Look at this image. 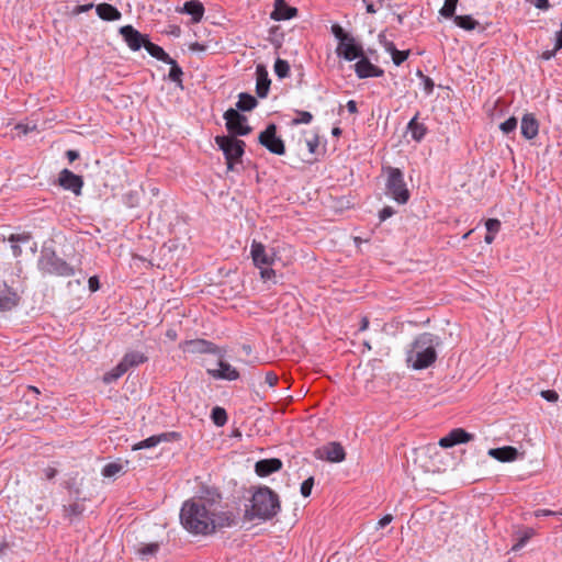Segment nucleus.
I'll return each mask as SVG.
<instances>
[{"instance_id": "nucleus-62", "label": "nucleus", "mask_w": 562, "mask_h": 562, "mask_svg": "<svg viewBox=\"0 0 562 562\" xmlns=\"http://www.w3.org/2000/svg\"><path fill=\"white\" fill-rule=\"evenodd\" d=\"M44 474L47 480H52L56 476L57 470L55 468L48 467L44 470Z\"/></svg>"}, {"instance_id": "nucleus-42", "label": "nucleus", "mask_w": 562, "mask_h": 562, "mask_svg": "<svg viewBox=\"0 0 562 562\" xmlns=\"http://www.w3.org/2000/svg\"><path fill=\"white\" fill-rule=\"evenodd\" d=\"M297 116L292 120L293 125L308 124L313 120V115L307 111H296Z\"/></svg>"}, {"instance_id": "nucleus-14", "label": "nucleus", "mask_w": 562, "mask_h": 562, "mask_svg": "<svg viewBox=\"0 0 562 562\" xmlns=\"http://www.w3.org/2000/svg\"><path fill=\"white\" fill-rule=\"evenodd\" d=\"M473 437L472 434L465 431L463 428H456L439 440V446L442 448H451L456 445L465 443L472 440Z\"/></svg>"}, {"instance_id": "nucleus-55", "label": "nucleus", "mask_w": 562, "mask_h": 562, "mask_svg": "<svg viewBox=\"0 0 562 562\" xmlns=\"http://www.w3.org/2000/svg\"><path fill=\"white\" fill-rule=\"evenodd\" d=\"M394 214V210L393 207L391 206H384L380 213H379V217H380V221H385L387 220L389 217H391L392 215Z\"/></svg>"}, {"instance_id": "nucleus-57", "label": "nucleus", "mask_w": 562, "mask_h": 562, "mask_svg": "<svg viewBox=\"0 0 562 562\" xmlns=\"http://www.w3.org/2000/svg\"><path fill=\"white\" fill-rule=\"evenodd\" d=\"M265 381L269 386H274L278 382V375L274 372L269 371L266 373Z\"/></svg>"}, {"instance_id": "nucleus-9", "label": "nucleus", "mask_w": 562, "mask_h": 562, "mask_svg": "<svg viewBox=\"0 0 562 562\" xmlns=\"http://www.w3.org/2000/svg\"><path fill=\"white\" fill-rule=\"evenodd\" d=\"M314 456L318 460L339 463L345 460L346 452L344 447L336 441H331L314 451Z\"/></svg>"}, {"instance_id": "nucleus-26", "label": "nucleus", "mask_w": 562, "mask_h": 562, "mask_svg": "<svg viewBox=\"0 0 562 562\" xmlns=\"http://www.w3.org/2000/svg\"><path fill=\"white\" fill-rule=\"evenodd\" d=\"M418 115H419V112H417L407 124V131L411 133L412 138L416 142H420L427 132V127L425 126V124L419 123L417 121Z\"/></svg>"}, {"instance_id": "nucleus-20", "label": "nucleus", "mask_w": 562, "mask_h": 562, "mask_svg": "<svg viewBox=\"0 0 562 562\" xmlns=\"http://www.w3.org/2000/svg\"><path fill=\"white\" fill-rule=\"evenodd\" d=\"M488 456L499 462H512L518 457V450L512 446H505L501 448H492L488 450Z\"/></svg>"}, {"instance_id": "nucleus-11", "label": "nucleus", "mask_w": 562, "mask_h": 562, "mask_svg": "<svg viewBox=\"0 0 562 562\" xmlns=\"http://www.w3.org/2000/svg\"><path fill=\"white\" fill-rule=\"evenodd\" d=\"M58 183L65 190H69L76 195H79L81 193V189L83 187L82 177L74 173L68 169H63L59 172Z\"/></svg>"}, {"instance_id": "nucleus-38", "label": "nucleus", "mask_w": 562, "mask_h": 562, "mask_svg": "<svg viewBox=\"0 0 562 562\" xmlns=\"http://www.w3.org/2000/svg\"><path fill=\"white\" fill-rule=\"evenodd\" d=\"M123 465L120 463L111 462L103 467L102 475L105 477H112L117 473L122 472Z\"/></svg>"}, {"instance_id": "nucleus-10", "label": "nucleus", "mask_w": 562, "mask_h": 562, "mask_svg": "<svg viewBox=\"0 0 562 562\" xmlns=\"http://www.w3.org/2000/svg\"><path fill=\"white\" fill-rule=\"evenodd\" d=\"M119 32L122 35L125 43L127 44V46L134 52L139 50L146 43V40L148 38L147 35L142 34L132 25L121 26Z\"/></svg>"}, {"instance_id": "nucleus-8", "label": "nucleus", "mask_w": 562, "mask_h": 562, "mask_svg": "<svg viewBox=\"0 0 562 562\" xmlns=\"http://www.w3.org/2000/svg\"><path fill=\"white\" fill-rule=\"evenodd\" d=\"M258 142L271 154L283 155L285 153L284 142L277 135V125L270 123L258 136Z\"/></svg>"}, {"instance_id": "nucleus-50", "label": "nucleus", "mask_w": 562, "mask_h": 562, "mask_svg": "<svg viewBox=\"0 0 562 562\" xmlns=\"http://www.w3.org/2000/svg\"><path fill=\"white\" fill-rule=\"evenodd\" d=\"M260 269V277L262 280H272L276 277V271L270 266H262Z\"/></svg>"}, {"instance_id": "nucleus-7", "label": "nucleus", "mask_w": 562, "mask_h": 562, "mask_svg": "<svg viewBox=\"0 0 562 562\" xmlns=\"http://www.w3.org/2000/svg\"><path fill=\"white\" fill-rule=\"evenodd\" d=\"M225 120L228 136H246L251 132V127L247 124V117L240 114L237 110L231 108L225 111L223 115Z\"/></svg>"}, {"instance_id": "nucleus-24", "label": "nucleus", "mask_w": 562, "mask_h": 562, "mask_svg": "<svg viewBox=\"0 0 562 562\" xmlns=\"http://www.w3.org/2000/svg\"><path fill=\"white\" fill-rule=\"evenodd\" d=\"M181 12L191 15L192 22L198 23L203 18L204 7L200 1L191 0L183 4Z\"/></svg>"}, {"instance_id": "nucleus-59", "label": "nucleus", "mask_w": 562, "mask_h": 562, "mask_svg": "<svg viewBox=\"0 0 562 562\" xmlns=\"http://www.w3.org/2000/svg\"><path fill=\"white\" fill-rule=\"evenodd\" d=\"M88 284L91 292H95L100 289V282L95 276L89 278Z\"/></svg>"}, {"instance_id": "nucleus-18", "label": "nucleus", "mask_w": 562, "mask_h": 562, "mask_svg": "<svg viewBox=\"0 0 562 562\" xmlns=\"http://www.w3.org/2000/svg\"><path fill=\"white\" fill-rule=\"evenodd\" d=\"M218 369H209L207 373L218 380L235 381L239 378V372L228 362L220 361Z\"/></svg>"}, {"instance_id": "nucleus-12", "label": "nucleus", "mask_w": 562, "mask_h": 562, "mask_svg": "<svg viewBox=\"0 0 562 562\" xmlns=\"http://www.w3.org/2000/svg\"><path fill=\"white\" fill-rule=\"evenodd\" d=\"M250 254L254 261V265L257 268H261L262 266H272L274 262L276 254L268 252L265 245L254 240L250 247Z\"/></svg>"}, {"instance_id": "nucleus-44", "label": "nucleus", "mask_w": 562, "mask_h": 562, "mask_svg": "<svg viewBox=\"0 0 562 562\" xmlns=\"http://www.w3.org/2000/svg\"><path fill=\"white\" fill-rule=\"evenodd\" d=\"M331 33L339 41V43H342L350 37V35L347 34L339 24L331 25Z\"/></svg>"}, {"instance_id": "nucleus-52", "label": "nucleus", "mask_w": 562, "mask_h": 562, "mask_svg": "<svg viewBox=\"0 0 562 562\" xmlns=\"http://www.w3.org/2000/svg\"><path fill=\"white\" fill-rule=\"evenodd\" d=\"M379 38H380V43L383 44L385 50L389 52L391 54V56L395 53V50H397L394 43L391 41H387L384 35L380 34Z\"/></svg>"}, {"instance_id": "nucleus-37", "label": "nucleus", "mask_w": 562, "mask_h": 562, "mask_svg": "<svg viewBox=\"0 0 562 562\" xmlns=\"http://www.w3.org/2000/svg\"><path fill=\"white\" fill-rule=\"evenodd\" d=\"M274 72L281 79L286 78L290 74L289 63L284 59L278 58L274 63Z\"/></svg>"}, {"instance_id": "nucleus-47", "label": "nucleus", "mask_w": 562, "mask_h": 562, "mask_svg": "<svg viewBox=\"0 0 562 562\" xmlns=\"http://www.w3.org/2000/svg\"><path fill=\"white\" fill-rule=\"evenodd\" d=\"M409 55V50H395V53L392 55V60L396 66H400L403 64Z\"/></svg>"}, {"instance_id": "nucleus-23", "label": "nucleus", "mask_w": 562, "mask_h": 562, "mask_svg": "<svg viewBox=\"0 0 562 562\" xmlns=\"http://www.w3.org/2000/svg\"><path fill=\"white\" fill-rule=\"evenodd\" d=\"M98 16L103 21H117L121 19L122 13L110 3H100L95 7Z\"/></svg>"}, {"instance_id": "nucleus-64", "label": "nucleus", "mask_w": 562, "mask_h": 562, "mask_svg": "<svg viewBox=\"0 0 562 562\" xmlns=\"http://www.w3.org/2000/svg\"><path fill=\"white\" fill-rule=\"evenodd\" d=\"M66 156L70 162L75 161L79 158V153L77 150H67Z\"/></svg>"}, {"instance_id": "nucleus-15", "label": "nucleus", "mask_w": 562, "mask_h": 562, "mask_svg": "<svg viewBox=\"0 0 562 562\" xmlns=\"http://www.w3.org/2000/svg\"><path fill=\"white\" fill-rule=\"evenodd\" d=\"M355 71L361 79L381 77L384 74L383 69L373 65L366 56L360 57V59L356 63Z\"/></svg>"}, {"instance_id": "nucleus-31", "label": "nucleus", "mask_w": 562, "mask_h": 562, "mask_svg": "<svg viewBox=\"0 0 562 562\" xmlns=\"http://www.w3.org/2000/svg\"><path fill=\"white\" fill-rule=\"evenodd\" d=\"M453 22L460 29L465 31H473L479 26V22L473 19L471 15H456L452 16Z\"/></svg>"}, {"instance_id": "nucleus-3", "label": "nucleus", "mask_w": 562, "mask_h": 562, "mask_svg": "<svg viewBox=\"0 0 562 562\" xmlns=\"http://www.w3.org/2000/svg\"><path fill=\"white\" fill-rule=\"evenodd\" d=\"M280 508L278 494L268 486H260L252 494L251 507L246 510L245 517L248 520H270L278 515Z\"/></svg>"}, {"instance_id": "nucleus-2", "label": "nucleus", "mask_w": 562, "mask_h": 562, "mask_svg": "<svg viewBox=\"0 0 562 562\" xmlns=\"http://www.w3.org/2000/svg\"><path fill=\"white\" fill-rule=\"evenodd\" d=\"M441 345L439 336L431 333L418 335L406 353V362L414 370L429 368L437 360L436 348Z\"/></svg>"}, {"instance_id": "nucleus-5", "label": "nucleus", "mask_w": 562, "mask_h": 562, "mask_svg": "<svg viewBox=\"0 0 562 562\" xmlns=\"http://www.w3.org/2000/svg\"><path fill=\"white\" fill-rule=\"evenodd\" d=\"M386 173V193L400 204L407 203L411 194L408 189L406 188L403 172L398 168L387 167Z\"/></svg>"}, {"instance_id": "nucleus-34", "label": "nucleus", "mask_w": 562, "mask_h": 562, "mask_svg": "<svg viewBox=\"0 0 562 562\" xmlns=\"http://www.w3.org/2000/svg\"><path fill=\"white\" fill-rule=\"evenodd\" d=\"M211 418L216 426L221 427L227 422V413L223 407L216 406L211 412Z\"/></svg>"}, {"instance_id": "nucleus-21", "label": "nucleus", "mask_w": 562, "mask_h": 562, "mask_svg": "<svg viewBox=\"0 0 562 562\" xmlns=\"http://www.w3.org/2000/svg\"><path fill=\"white\" fill-rule=\"evenodd\" d=\"M297 9L286 4L285 1L278 4L274 2V9L270 13V18L274 21L290 20L297 15Z\"/></svg>"}, {"instance_id": "nucleus-29", "label": "nucleus", "mask_w": 562, "mask_h": 562, "mask_svg": "<svg viewBox=\"0 0 562 562\" xmlns=\"http://www.w3.org/2000/svg\"><path fill=\"white\" fill-rule=\"evenodd\" d=\"M258 104V101L257 99L249 94V93H246V92H241L239 95H238V101L236 103V109L238 112L239 111H243V112H248V111H251L252 109H255Z\"/></svg>"}, {"instance_id": "nucleus-17", "label": "nucleus", "mask_w": 562, "mask_h": 562, "mask_svg": "<svg viewBox=\"0 0 562 562\" xmlns=\"http://www.w3.org/2000/svg\"><path fill=\"white\" fill-rule=\"evenodd\" d=\"M271 80L263 65L256 67V93L259 98H266L269 93Z\"/></svg>"}, {"instance_id": "nucleus-54", "label": "nucleus", "mask_w": 562, "mask_h": 562, "mask_svg": "<svg viewBox=\"0 0 562 562\" xmlns=\"http://www.w3.org/2000/svg\"><path fill=\"white\" fill-rule=\"evenodd\" d=\"M541 396L548 402H557L559 400V394L554 390L542 391Z\"/></svg>"}, {"instance_id": "nucleus-56", "label": "nucleus", "mask_w": 562, "mask_h": 562, "mask_svg": "<svg viewBox=\"0 0 562 562\" xmlns=\"http://www.w3.org/2000/svg\"><path fill=\"white\" fill-rule=\"evenodd\" d=\"M527 2L532 3L537 9L548 10L550 8L549 0H526Z\"/></svg>"}, {"instance_id": "nucleus-40", "label": "nucleus", "mask_w": 562, "mask_h": 562, "mask_svg": "<svg viewBox=\"0 0 562 562\" xmlns=\"http://www.w3.org/2000/svg\"><path fill=\"white\" fill-rule=\"evenodd\" d=\"M533 536V530L531 528L527 529L522 536H520L517 540V542L512 547L513 551H518L521 549L529 539Z\"/></svg>"}, {"instance_id": "nucleus-49", "label": "nucleus", "mask_w": 562, "mask_h": 562, "mask_svg": "<svg viewBox=\"0 0 562 562\" xmlns=\"http://www.w3.org/2000/svg\"><path fill=\"white\" fill-rule=\"evenodd\" d=\"M306 146L311 154H315L319 146V137L317 134H313L311 138L306 139Z\"/></svg>"}, {"instance_id": "nucleus-63", "label": "nucleus", "mask_w": 562, "mask_h": 562, "mask_svg": "<svg viewBox=\"0 0 562 562\" xmlns=\"http://www.w3.org/2000/svg\"><path fill=\"white\" fill-rule=\"evenodd\" d=\"M346 106H347L348 112H349V113H351V114H355V113H357V112H358L357 103H356V101H353V100H349V101L347 102V105H346Z\"/></svg>"}, {"instance_id": "nucleus-36", "label": "nucleus", "mask_w": 562, "mask_h": 562, "mask_svg": "<svg viewBox=\"0 0 562 562\" xmlns=\"http://www.w3.org/2000/svg\"><path fill=\"white\" fill-rule=\"evenodd\" d=\"M458 2L459 0H445L443 5L439 10V14L445 19H451L454 16Z\"/></svg>"}, {"instance_id": "nucleus-41", "label": "nucleus", "mask_w": 562, "mask_h": 562, "mask_svg": "<svg viewBox=\"0 0 562 562\" xmlns=\"http://www.w3.org/2000/svg\"><path fill=\"white\" fill-rule=\"evenodd\" d=\"M533 536V530L531 528L527 529L522 536H520L517 540V542L512 547L513 551H518L521 549L529 539Z\"/></svg>"}, {"instance_id": "nucleus-6", "label": "nucleus", "mask_w": 562, "mask_h": 562, "mask_svg": "<svg viewBox=\"0 0 562 562\" xmlns=\"http://www.w3.org/2000/svg\"><path fill=\"white\" fill-rule=\"evenodd\" d=\"M215 143L223 151L228 170L234 169V164L240 161L245 153V142L233 136H216Z\"/></svg>"}, {"instance_id": "nucleus-27", "label": "nucleus", "mask_w": 562, "mask_h": 562, "mask_svg": "<svg viewBox=\"0 0 562 562\" xmlns=\"http://www.w3.org/2000/svg\"><path fill=\"white\" fill-rule=\"evenodd\" d=\"M147 360L148 357L144 352L133 350L126 352L121 361L123 364L126 366V369L128 370L142 363H145Z\"/></svg>"}, {"instance_id": "nucleus-13", "label": "nucleus", "mask_w": 562, "mask_h": 562, "mask_svg": "<svg viewBox=\"0 0 562 562\" xmlns=\"http://www.w3.org/2000/svg\"><path fill=\"white\" fill-rule=\"evenodd\" d=\"M337 55L342 56L346 60L351 61L363 56V48L360 44L356 43L355 38L350 36L337 47Z\"/></svg>"}, {"instance_id": "nucleus-53", "label": "nucleus", "mask_w": 562, "mask_h": 562, "mask_svg": "<svg viewBox=\"0 0 562 562\" xmlns=\"http://www.w3.org/2000/svg\"><path fill=\"white\" fill-rule=\"evenodd\" d=\"M92 8H93V3H87V4L76 5V7L71 10V14H72V15H79V14H81V13H85V12L90 11Z\"/></svg>"}, {"instance_id": "nucleus-28", "label": "nucleus", "mask_w": 562, "mask_h": 562, "mask_svg": "<svg viewBox=\"0 0 562 562\" xmlns=\"http://www.w3.org/2000/svg\"><path fill=\"white\" fill-rule=\"evenodd\" d=\"M191 351L201 353H217L218 348L211 341L204 339H195L189 342Z\"/></svg>"}, {"instance_id": "nucleus-51", "label": "nucleus", "mask_w": 562, "mask_h": 562, "mask_svg": "<svg viewBox=\"0 0 562 562\" xmlns=\"http://www.w3.org/2000/svg\"><path fill=\"white\" fill-rule=\"evenodd\" d=\"M419 76L423 78L424 90L427 94H430L434 91L435 83L431 78L424 76L422 71H418Z\"/></svg>"}, {"instance_id": "nucleus-43", "label": "nucleus", "mask_w": 562, "mask_h": 562, "mask_svg": "<svg viewBox=\"0 0 562 562\" xmlns=\"http://www.w3.org/2000/svg\"><path fill=\"white\" fill-rule=\"evenodd\" d=\"M516 127H517V119L514 116H510L509 119H507L505 122H503L499 125V128L504 134H509V133L514 132L516 130Z\"/></svg>"}, {"instance_id": "nucleus-35", "label": "nucleus", "mask_w": 562, "mask_h": 562, "mask_svg": "<svg viewBox=\"0 0 562 562\" xmlns=\"http://www.w3.org/2000/svg\"><path fill=\"white\" fill-rule=\"evenodd\" d=\"M85 510V506L81 503H72L68 506H64L65 516L68 517L70 520L74 518L80 516Z\"/></svg>"}, {"instance_id": "nucleus-4", "label": "nucleus", "mask_w": 562, "mask_h": 562, "mask_svg": "<svg viewBox=\"0 0 562 562\" xmlns=\"http://www.w3.org/2000/svg\"><path fill=\"white\" fill-rule=\"evenodd\" d=\"M38 269L43 273L55 274L59 277H70L75 273L74 268L64 259L59 258L55 251L44 249L38 259Z\"/></svg>"}, {"instance_id": "nucleus-60", "label": "nucleus", "mask_w": 562, "mask_h": 562, "mask_svg": "<svg viewBox=\"0 0 562 562\" xmlns=\"http://www.w3.org/2000/svg\"><path fill=\"white\" fill-rule=\"evenodd\" d=\"M555 50H560L562 48V22L560 24V30L555 33Z\"/></svg>"}, {"instance_id": "nucleus-48", "label": "nucleus", "mask_w": 562, "mask_h": 562, "mask_svg": "<svg viewBox=\"0 0 562 562\" xmlns=\"http://www.w3.org/2000/svg\"><path fill=\"white\" fill-rule=\"evenodd\" d=\"M485 227L488 233L496 234L501 228V222L497 218H488L485 222Z\"/></svg>"}, {"instance_id": "nucleus-25", "label": "nucleus", "mask_w": 562, "mask_h": 562, "mask_svg": "<svg viewBox=\"0 0 562 562\" xmlns=\"http://www.w3.org/2000/svg\"><path fill=\"white\" fill-rule=\"evenodd\" d=\"M168 436L178 437L179 435L177 432H170V434H160V435H154L151 437H148L145 440H142L133 446V450H140V449H148L156 447L161 441H166L168 439Z\"/></svg>"}, {"instance_id": "nucleus-46", "label": "nucleus", "mask_w": 562, "mask_h": 562, "mask_svg": "<svg viewBox=\"0 0 562 562\" xmlns=\"http://www.w3.org/2000/svg\"><path fill=\"white\" fill-rule=\"evenodd\" d=\"M313 486H314V477L310 476L305 481H303V483L301 484V490H300L301 494L304 497H308L312 493Z\"/></svg>"}, {"instance_id": "nucleus-33", "label": "nucleus", "mask_w": 562, "mask_h": 562, "mask_svg": "<svg viewBox=\"0 0 562 562\" xmlns=\"http://www.w3.org/2000/svg\"><path fill=\"white\" fill-rule=\"evenodd\" d=\"M125 372H127L126 366L120 361L111 371L103 375V382L112 383L119 380Z\"/></svg>"}, {"instance_id": "nucleus-61", "label": "nucleus", "mask_w": 562, "mask_h": 562, "mask_svg": "<svg viewBox=\"0 0 562 562\" xmlns=\"http://www.w3.org/2000/svg\"><path fill=\"white\" fill-rule=\"evenodd\" d=\"M393 520V516L387 514V515H384L379 521H378V528H384L386 527L389 524H391V521Z\"/></svg>"}, {"instance_id": "nucleus-58", "label": "nucleus", "mask_w": 562, "mask_h": 562, "mask_svg": "<svg viewBox=\"0 0 562 562\" xmlns=\"http://www.w3.org/2000/svg\"><path fill=\"white\" fill-rule=\"evenodd\" d=\"M555 515H562V512H553L550 509H538L535 512L536 517L540 516H555Z\"/></svg>"}, {"instance_id": "nucleus-19", "label": "nucleus", "mask_w": 562, "mask_h": 562, "mask_svg": "<svg viewBox=\"0 0 562 562\" xmlns=\"http://www.w3.org/2000/svg\"><path fill=\"white\" fill-rule=\"evenodd\" d=\"M281 468L282 461L278 458L259 460L255 464V471L261 477L278 472Z\"/></svg>"}, {"instance_id": "nucleus-45", "label": "nucleus", "mask_w": 562, "mask_h": 562, "mask_svg": "<svg viewBox=\"0 0 562 562\" xmlns=\"http://www.w3.org/2000/svg\"><path fill=\"white\" fill-rule=\"evenodd\" d=\"M22 239L25 240L26 237H21V236H18V235H11L9 237V240L12 243L11 250H12V254H13L14 257H19L22 254L21 247L16 244V241H20Z\"/></svg>"}, {"instance_id": "nucleus-1", "label": "nucleus", "mask_w": 562, "mask_h": 562, "mask_svg": "<svg viewBox=\"0 0 562 562\" xmlns=\"http://www.w3.org/2000/svg\"><path fill=\"white\" fill-rule=\"evenodd\" d=\"M213 505L206 499L184 502L180 510L183 528L194 535H210L236 525L237 519L232 512H216Z\"/></svg>"}, {"instance_id": "nucleus-16", "label": "nucleus", "mask_w": 562, "mask_h": 562, "mask_svg": "<svg viewBox=\"0 0 562 562\" xmlns=\"http://www.w3.org/2000/svg\"><path fill=\"white\" fill-rule=\"evenodd\" d=\"M20 301L19 294L7 283H0V312L14 308Z\"/></svg>"}, {"instance_id": "nucleus-30", "label": "nucleus", "mask_w": 562, "mask_h": 562, "mask_svg": "<svg viewBox=\"0 0 562 562\" xmlns=\"http://www.w3.org/2000/svg\"><path fill=\"white\" fill-rule=\"evenodd\" d=\"M143 47L148 52L150 56L160 61L171 60V57L164 50V48L157 44L151 43L149 38L146 40V43Z\"/></svg>"}, {"instance_id": "nucleus-32", "label": "nucleus", "mask_w": 562, "mask_h": 562, "mask_svg": "<svg viewBox=\"0 0 562 562\" xmlns=\"http://www.w3.org/2000/svg\"><path fill=\"white\" fill-rule=\"evenodd\" d=\"M165 63L170 65L168 79L171 80L172 82H176L179 87L182 88L183 71H182L181 67L178 65V63L173 58H171V60H168Z\"/></svg>"}, {"instance_id": "nucleus-39", "label": "nucleus", "mask_w": 562, "mask_h": 562, "mask_svg": "<svg viewBox=\"0 0 562 562\" xmlns=\"http://www.w3.org/2000/svg\"><path fill=\"white\" fill-rule=\"evenodd\" d=\"M159 550V544L156 542L144 544L138 549V554L143 558H147L148 555H155Z\"/></svg>"}, {"instance_id": "nucleus-22", "label": "nucleus", "mask_w": 562, "mask_h": 562, "mask_svg": "<svg viewBox=\"0 0 562 562\" xmlns=\"http://www.w3.org/2000/svg\"><path fill=\"white\" fill-rule=\"evenodd\" d=\"M521 134L526 139H532L538 135L539 124L536 117L528 113L521 119L520 124Z\"/></svg>"}]
</instances>
